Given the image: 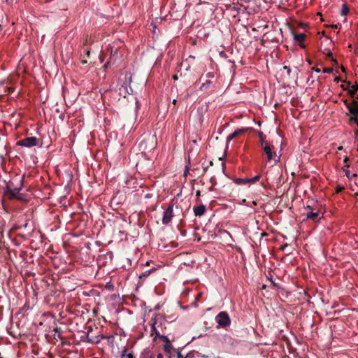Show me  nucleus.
<instances>
[{
	"label": "nucleus",
	"mask_w": 358,
	"mask_h": 358,
	"mask_svg": "<svg viewBox=\"0 0 358 358\" xmlns=\"http://www.w3.org/2000/svg\"><path fill=\"white\" fill-rule=\"evenodd\" d=\"M258 136L260 138L261 145H264L265 136L264 135L263 132L259 131Z\"/></svg>",
	"instance_id": "4be33fe9"
},
{
	"label": "nucleus",
	"mask_w": 358,
	"mask_h": 358,
	"mask_svg": "<svg viewBox=\"0 0 358 358\" xmlns=\"http://www.w3.org/2000/svg\"><path fill=\"white\" fill-rule=\"evenodd\" d=\"M287 244H285V245H284L283 246H282V250H284V248H285V247H287Z\"/></svg>",
	"instance_id": "864d4df0"
},
{
	"label": "nucleus",
	"mask_w": 358,
	"mask_h": 358,
	"mask_svg": "<svg viewBox=\"0 0 358 358\" xmlns=\"http://www.w3.org/2000/svg\"><path fill=\"white\" fill-rule=\"evenodd\" d=\"M200 195H201V192L199 190H197L196 192V196L199 197V196H200Z\"/></svg>",
	"instance_id": "79ce46f5"
},
{
	"label": "nucleus",
	"mask_w": 358,
	"mask_h": 358,
	"mask_svg": "<svg viewBox=\"0 0 358 358\" xmlns=\"http://www.w3.org/2000/svg\"><path fill=\"white\" fill-rule=\"evenodd\" d=\"M172 348H173V346L171 345V344L170 343L165 344L164 346V350L167 353H170Z\"/></svg>",
	"instance_id": "aec40b11"
},
{
	"label": "nucleus",
	"mask_w": 358,
	"mask_h": 358,
	"mask_svg": "<svg viewBox=\"0 0 358 358\" xmlns=\"http://www.w3.org/2000/svg\"><path fill=\"white\" fill-rule=\"evenodd\" d=\"M357 140H358V138H357Z\"/></svg>",
	"instance_id": "13d9d810"
},
{
	"label": "nucleus",
	"mask_w": 358,
	"mask_h": 358,
	"mask_svg": "<svg viewBox=\"0 0 358 358\" xmlns=\"http://www.w3.org/2000/svg\"><path fill=\"white\" fill-rule=\"evenodd\" d=\"M173 79L175 80H177L178 79V77L177 75H173Z\"/></svg>",
	"instance_id": "37998d69"
},
{
	"label": "nucleus",
	"mask_w": 358,
	"mask_h": 358,
	"mask_svg": "<svg viewBox=\"0 0 358 358\" xmlns=\"http://www.w3.org/2000/svg\"><path fill=\"white\" fill-rule=\"evenodd\" d=\"M352 88H353L356 92H358V84L352 85Z\"/></svg>",
	"instance_id": "c756f323"
},
{
	"label": "nucleus",
	"mask_w": 358,
	"mask_h": 358,
	"mask_svg": "<svg viewBox=\"0 0 358 358\" xmlns=\"http://www.w3.org/2000/svg\"><path fill=\"white\" fill-rule=\"evenodd\" d=\"M225 338H226L231 339V337H230V336H227V335H225Z\"/></svg>",
	"instance_id": "5fc2aeb1"
},
{
	"label": "nucleus",
	"mask_w": 358,
	"mask_h": 358,
	"mask_svg": "<svg viewBox=\"0 0 358 358\" xmlns=\"http://www.w3.org/2000/svg\"><path fill=\"white\" fill-rule=\"evenodd\" d=\"M222 171H223V172H224L225 164L224 163H222Z\"/></svg>",
	"instance_id": "c03bdc74"
},
{
	"label": "nucleus",
	"mask_w": 358,
	"mask_h": 358,
	"mask_svg": "<svg viewBox=\"0 0 358 358\" xmlns=\"http://www.w3.org/2000/svg\"><path fill=\"white\" fill-rule=\"evenodd\" d=\"M349 12V8L346 4H343L341 13L342 15L345 16Z\"/></svg>",
	"instance_id": "a211bd4d"
},
{
	"label": "nucleus",
	"mask_w": 358,
	"mask_h": 358,
	"mask_svg": "<svg viewBox=\"0 0 358 358\" xmlns=\"http://www.w3.org/2000/svg\"><path fill=\"white\" fill-rule=\"evenodd\" d=\"M109 50V48H108ZM110 57L108 62L104 64L103 67L106 69L108 66L114 65L120 62L122 59V54L120 52L119 48H115L114 50L112 47L110 48Z\"/></svg>",
	"instance_id": "f257e3e1"
},
{
	"label": "nucleus",
	"mask_w": 358,
	"mask_h": 358,
	"mask_svg": "<svg viewBox=\"0 0 358 358\" xmlns=\"http://www.w3.org/2000/svg\"><path fill=\"white\" fill-rule=\"evenodd\" d=\"M38 138L34 136L27 137L17 142V145L31 148L38 143Z\"/></svg>",
	"instance_id": "423d86ee"
},
{
	"label": "nucleus",
	"mask_w": 358,
	"mask_h": 358,
	"mask_svg": "<svg viewBox=\"0 0 358 358\" xmlns=\"http://www.w3.org/2000/svg\"><path fill=\"white\" fill-rule=\"evenodd\" d=\"M177 356H178V358H183L182 355H181V353L180 352H177Z\"/></svg>",
	"instance_id": "4c0bfd02"
},
{
	"label": "nucleus",
	"mask_w": 358,
	"mask_h": 358,
	"mask_svg": "<svg viewBox=\"0 0 358 358\" xmlns=\"http://www.w3.org/2000/svg\"><path fill=\"white\" fill-rule=\"evenodd\" d=\"M159 338H160L163 342H164L166 344L170 343L169 342V340L167 336H163V335H160V336L159 337Z\"/></svg>",
	"instance_id": "5701e85b"
},
{
	"label": "nucleus",
	"mask_w": 358,
	"mask_h": 358,
	"mask_svg": "<svg viewBox=\"0 0 358 358\" xmlns=\"http://www.w3.org/2000/svg\"><path fill=\"white\" fill-rule=\"evenodd\" d=\"M164 321V317L162 315L159 314H155V317H152L151 322V336L155 335L156 338H159L160 336L159 332L157 330V326H161L162 324V322Z\"/></svg>",
	"instance_id": "7ed1b4c3"
},
{
	"label": "nucleus",
	"mask_w": 358,
	"mask_h": 358,
	"mask_svg": "<svg viewBox=\"0 0 358 358\" xmlns=\"http://www.w3.org/2000/svg\"><path fill=\"white\" fill-rule=\"evenodd\" d=\"M355 134L356 136H357V135H358V129H357V130H355Z\"/></svg>",
	"instance_id": "603ef678"
},
{
	"label": "nucleus",
	"mask_w": 358,
	"mask_h": 358,
	"mask_svg": "<svg viewBox=\"0 0 358 358\" xmlns=\"http://www.w3.org/2000/svg\"><path fill=\"white\" fill-rule=\"evenodd\" d=\"M292 35H293V37H294V40L298 43L299 45L301 48H305V45L303 44V41L305 40V38H306V35L303 33H301V34H296L294 32H292Z\"/></svg>",
	"instance_id": "1a4fd4ad"
},
{
	"label": "nucleus",
	"mask_w": 358,
	"mask_h": 358,
	"mask_svg": "<svg viewBox=\"0 0 358 358\" xmlns=\"http://www.w3.org/2000/svg\"><path fill=\"white\" fill-rule=\"evenodd\" d=\"M334 81L338 83V82L341 81V79L340 77H336L334 78Z\"/></svg>",
	"instance_id": "72a5a7b5"
},
{
	"label": "nucleus",
	"mask_w": 358,
	"mask_h": 358,
	"mask_svg": "<svg viewBox=\"0 0 358 358\" xmlns=\"http://www.w3.org/2000/svg\"><path fill=\"white\" fill-rule=\"evenodd\" d=\"M318 217H319V214L317 212L313 213V212L310 211V212H308L306 214L307 219H310L313 221L317 220Z\"/></svg>",
	"instance_id": "ddd939ff"
},
{
	"label": "nucleus",
	"mask_w": 358,
	"mask_h": 358,
	"mask_svg": "<svg viewBox=\"0 0 358 358\" xmlns=\"http://www.w3.org/2000/svg\"><path fill=\"white\" fill-rule=\"evenodd\" d=\"M312 70L315 71L317 73H320L321 71V70L317 67H313Z\"/></svg>",
	"instance_id": "7c9ffc66"
},
{
	"label": "nucleus",
	"mask_w": 358,
	"mask_h": 358,
	"mask_svg": "<svg viewBox=\"0 0 358 358\" xmlns=\"http://www.w3.org/2000/svg\"><path fill=\"white\" fill-rule=\"evenodd\" d=\"M208 170V167H203V171L206 173Z\"/></svg>",
	"instance_id": "09e8293b"
},
{
	"label": "nucleus",
	"mask_w": 358,
	"mask_h": 358,
	"mask_svg": "<svg viewBox=\"0 0 358 358\" xmlns=\"http://www.w3.org/2000/svg\"><path fill=\"white\" fill-rule=\"evenodd\" d=\"M257 201H252V205H253V206H257Z\"/></svg>",
	"instance_id": "8fccbe9b"
},
{
	"label": "nucleus",
	"mask_w": 358,
	"mask_h": 358,
	"mask_svg": "<svg viewBox=\"0 0 358 358\" xmlns=\"http://www.w3.org/2000/svg\"><path fill=\"white\" fill-rule=\"evenodd\" d=\"M127 350H124L122 353V357H127V358H135L131 353L126 354Z\"/></svg>",
	"instance_id": "b1692460"
},
{
	"label": "nucleus",
	"mask_w": 358,
	"mask_h": 358,
	"mask_svg": "<svg viewBox=\"0 0 358 358\" xmlns=\"http://www.w3.org/2000/svg\"><path fill=\"white\" fill-rule=\"evenodd\" d=\"M346 168H344L343 169V171L345 173V175L349 178V179H352V178H355L357 176V173H353L352 175L350 174V170L348 169L349 168V165L347 164L346 166Z\"/></svg>",
	"instance_id": "4468645a"
},
{
	"label": "nucleus",
	"mask_w": 358,
	"mask_h": 358,
	"mask_svg": "<svg viewBox=\"0 0 358 358\" xmlns=\"http://www.w3.org/2000/svg\"><path fill=\"white\" fill-rule=\"evenodd\" d=\"M217 324L222 328L229 327L231 324V319L229 314L225 311H222L218 313L215 317Z\"/></svg>",
	"instance_id": "20e7f679"
},
{
	"label": "nucleus",
	"mask_w": 358,
	"mask_h": 358,
	"mask_svg": "<svg viewBox=\"0 0 358 358\" xmlns=\"http://www.w3.org/2000/svg\"><path fill=\"white\" fill-rule=\"evenodd\" d=\"M210 164L213 165V162L212 161L210 162Z\"/></svg>",
	"instance_id": "4d7b16f0"
},
{
	"label": "nucleus",
	"mask_w": 358,
	"mask_h": 358,
	"mask_svg": "<svg viewBox=\"0 0 358 358\" xmlns=\"http://www.w3.org/2000/svg\"><path fill=\"white\" fill-rule=\"evenodd\" d=\"M22 187V181L20 180L19 182V185L15 186L13 182H10L7 185L6 188V194L9 195V199H19L18 193L21 190Z\"/></svg>",
	"instance_id": "f03ea898"
},
{
	"label": "nucleus",
	"mask_w": 358,
	"mask_h": 358,
	"mask_svg": "<svg viewBox=\"0 0 358 358\" xmlns=\"http://www.w3.org/2000/svg\"><path fill=\"white\" fill-rule=\"evenodd\" d=\"M352 100H357V101L358 100V95L357 96L355 95V97Z\"/></svg>",
	"instance_id": "3c124183"
},
{
	"label": "nucleus",
	"mask_w": 358,
	"mask_h": 358,
	"mask_svg": "<svg viewBox=\"0 0 358 358\" xmlns=\"http://www.w3.org/2000/svg\"><path fill=\"white\" fill-rule=\"evenodd\" d=\"M306 208L308 210H312L313 209V207L310 206H308Z\"/></svg>",
	"instance_id": "49530a36"
},
{
	"label": "nucleus",
	"mask_w": 358,
	"mask_h": 358,
	"mask_svg": "<svg viewBox=\"0 0 358 358\" xmlns=\"http://www.w3.org/2000/svg\"><path fill=\"white\" fill-rule=\"evenodd\" d=\"M252 128H250V127H246V128H242V129H236V131H234L232 134H231L230 135H229L227 136V142L228 141H231L232 139L236 138L238 136H239L240 134H245V132H247L248 130H252Z\"/></svg>",
	"instance_id": "6e6552de"
},
{
	"label": "nucleus",
	"mask_w": 358,
	"mask_h": 358,
	"mask_svg": "<svg viewBox=\"0 0 358 358\" xmlns=\"http://www.w3.org/2000/svg\"><path fill=\"white\" fill-rule=\"evenodd\" d=\"M202 296V293H199L196 297V301H198Z\"/></svg>",
	"instance_id": "f704fd0d"
},
{
	"label": "nucleus",
	"mask_w": 358,
	"mask_h": 358,
	"mask_svg": "<svg viewBox=\"0 0 358 358\" xmlns=\"http://www.w3.org/2000/svg\"><path fill=\"white\" fill-rule=\"evenodd\" d=\"M283 69H284L285 70H286V71H287V75H288V76H290V73H291V69H290V68H289V66H283Z\"/></svg>",
	"instance_id": "cd10ccee"
},
{
	"label": "nucleus",
	"mask_w": 358,
	"mask_h": 358,
	"mask_svg": "<svg viewBox=\"0 0 358 358\" xmlns=\"http://www.w3.org/2000/svg\"><path fill=\"white\" fill-rule=\"evenodd\" d=\"M341 69H342L343 72H345V71H346V69L344 66H342Z\"/></svg>",
	"instance_id": "de8ad7c7"
},
{
	"label": "nucleus",
	"mask_w": 358,
	"mask_h": 358,
	"mask_svg": "<svg viewBox=\"0 0 358 358\" xmlns=\"http://www.w3.org/2000/svg\"><path fill=\"white\" fill-rule=\"evenodd\" d=\"M331 28H333V29H337V28H338V24H332V25H331Z\"/></svg>",
	"instance_id": "ea45409f"
},
{
	"label": "nucleus",
	"mask_w": 358,
	"mask_h": 358,
	"mask_svg": "<svg viewBox=\"0 0 358 358\" xmlns=\"http://www.w3.org/2000/svg\"><path fill=\"white\" fill-rule=\"evenodd\" d=\"M273 148V145H271L268 143H266L265 145H262V148L263 149L264 152H265L268 161H270L273 158V152H272V148Z\"/></svg>",
	"instance_id": "9b49d317"
},
{
	"label": "nucleus",
	"mask_w": 358,
	"mask_h": 358,
	"mask_svg": "<svg viewBox=\"0 0 358 358\" xmlns=\"http://www.w3.org/2000/svg\"><path fill=\"white\" fill-rule=\"evenodd\" d=\"M248 181H249L248 178H238V179H236V182L238 185H245V184H249Z\"/></svg>",
	"instance_id": "dca6fc26"
},
{
	"label": "nucleus",
	"mask_w": 358,
	"mask_h": 358,
	"mask_svg": "<svg viewBox=\"0 0 358 358\" xmlns=\"http://www.w3.org/2000/svg\"><path fill=\"white\" fill-rule=\"evenodd\" d=\"M348 160H349V158L346 157L344 159V162H345V163H347V162H348Z\"/></svg>",
	"instance_id": "a18cd8bd"
},
{
	"label": "nucleus",
	"mask_w": 358,
	"mask_h": 358,
	"mask_svg": "<svg viewBox=\"0 0 358 358\" xmlns=\"http://www.w3.org/2000/svg\"><path fill=\"white\" fill-rule=\"evenodd\" d=\"M344 189V187L341 186V185H337L336 187V193H340Z\"/></svg>",
	"instance_id": "a878e982"
},
{
	"label": "nucleus",
	"mask_w": 358,
	"mask_h": 358,
	"mask_svg": "<svg viewBox=\"0 0 358 358\" xmlns=\"http://www.w3.org/2000/svg\"><path fill=\"white\" fill-rule=\"evenodd\" d=\"M331 60L332 63L334 64V65H337L338 64L337 60L334 59V57Z\"/></svg>",
	"instance_id": "473e14b6"
},
{
	"label": "nucleus",
	"mask_w": 358,
	"mask_h": 358,
	"mask_svg": "<svg viewBox=\"0 0 358 358\" xmlns=\"http://www.w3.org/2000/svg\"><path fill=\"white\" fill-rule=\"evenodd\" d=\"M343 103L351 115H358V101L357 100H352L351 102H349L345 99Z\"/></svg>",
	"instance_id": "0eeeda50"
},
{
	"label": "nucleus",
	"mask_w": 358,
	"mask_h": 358,
	"mask_svg": "<svg viewBox=\"0 0 358 358\" xmlns=\"http://www.w3.org/2000/svg\"><path fill=\"white\" fill-rule=\"evenodd\" d=\"M106 338V336H103V335H99L98 336L96 337V341H94V342L96 343H98L100 342V341L101 339H104Z\"/></svg>",
	"instance_id": "393cba45"
},
{
	"label": "nucleus",
	"mask_w": 358,
	"mask_h": 358,
	"mask_svg": "<svg viewBox=\"0 0 358 358\" xmlns=\"http://www.w3.org/2000/svg\"><path fill=\"white\" fill-rule=\"evenodd\" d=\"M173 201L170 202L167 208L165 210L163 214L162 217V223L163 224L167 225L169 224L173 217Z\"/></svg>",
	"instance_id": "39448f33"
},
{
	"label": "nucleus",
	"mask_w": 358,
	"mask_h": 358,
	"mask_svg": "<svg viewBox=\"0 0 358 358\" xmlns=\"http://www.w3.org/2000/svg\"><path fill=\"white\" fill-rule=\"evenodd\" d=\"M85 55H86V57H90V49L87 48L85 50Z\"/></svg>",
	"instance_id": "c85d7f7f"
},
{
	"label": "nucleus",
	"mask_w": 358,
	"mask_h": 358,
	"mask_svg": "<svg viewBox=\"0 0 358 358\" xmlns=\"http://www.w3.org/2000/svg\"><path fill=\"white\" fill-rule=\"evenodd\" d=\"M260 177H261L260 175H257L255 177L248 178V180H249L248 182H249V184H254V183H255L256 182H257L259 180Z\"/></svg>",
	"instance_id": "6ab92c4d"
},
{
	"label": "nucleus",
	"mask_w": 358,
	"mask_h": 358,
	"mask_svg": "<svg viewBox=\"0 0 358 358\" xmlns=\"http://www.w3.org/2000/svg\"><path fill=\"white\" fill-rule=\"evenodd\" d=\"M156 271V268H152L148 271H145L144 273H143L141 275H140V278H146L148 277L150 273H153L154 271Z\"/></svg>",
	"instance_id": "f3484780"
},
{
	"label": "nucleus",
	"mask_w": 358,
	"mask_h": 358,
	"mask_svg": "<svg viewBox=\"0 0 358 358\" xmlns=\"http://www.w3.org/2000/svg\"><path fill=\"white\" fill-rule=\"evenodd\" d=\"M343 82L345 83H347V87H345L344 85L343 84V85H341V87L343 90L348 91V93L351 96V98L354 99L355 97L357 92L353 88H352V83H351V82L350 81H346V80H343Z\"/></svg>",
	"instance_id": "9d476101"
},
{
	"label": "nucleus",
	"mask_w": 358,
	"mask_h": 358,
	"mask_svg": "<svg viewBox=\"0 0 358 358\" xmlns=\"http://www.w3.org/2000/svg\"><path fill=\"white\" fill-rule=\"evenodd\" d=\"M206 210V206L203 204H201L198 206L193 207V211L196 217H201L204 215Z\"/></svg>",
	"instance_id": "f8f14e48"
},
{
	"label": "nucleus",
	"mask_w": 358,
	"mask_h": 358,
	"mask_svg": "<svg viewBox=\"0 0 358 358\" xmlns=\"http://www.w3.org/2000/svg\"><path fill=\"white\" fill-rule=\"evenodd\" d=\"M211 84H212V82L210 80H206L204 83H203L201 85L200 89L201 90H206L210 87Z\"/></svg>",
	"instance_id": "2eb2a0df"
},
{
	"label": "nucleus",
	"mask_w": 358,
	"mask_h": 358,
	"mask_svg": "<svg viewBox=\"0 0 358 358\" xmlns=\"http://www.w3.org/2000/svg\"><path fill=\"white\" fill-rule=\"evenodd\" d=\"M357 116L358 115H351V116L349 118V121L350 122L355 123L358 126V118H357Z\"/></svg>",
	"instance_id": "412c9836"
},
{
	"label": "nucleus",
	"mask_w": 358,
	"mask_h": 358,
	"mask_svg": "<svg viewBox=\"0 0 358 358\" xmlns=\"http://www.w3.org/2000/svg\"><path fill=\"white\" fill-rule=\"evenodd\" d=\"M176 103V99H174V100L173 101V103H174V104H175Z\"/></svg>",
	"instance_id": "6e6d98bb"
},
{
	"label": "nucleus",
	"mask_w": 358,
	"mask_h": 358,
	"mask_svg": "<svg viewBox=\"0 0 358 358\" xmlns=\"http://www.w3.org/2000/svg\"><path fill=\"white\" fill-rule=\"evenodd\" d=\"M334 71V69L333 68H324L323 69V72L324 73H332Z\"/></svg>",
	"instance_id": "bb28decb"
},
{
	"label": "nucleus",
	"mask_w": 358,
	"mask_h": 358,
	"mask_svg": "<svg viewBox=\"0 0 358 358\" xmlns=\"http://www.w3.org/2000/svg\"><path fill=\"white\" fill-rule=\"evenodd\" d=\"M99 59H100L101 62H103L104 60V58L101 55H99Z\"/></svg>",
	"instance_id": "a19ab883"
},
{
	"label": "nucleus",
	"mask_w": 358,
	"mask_h": 358,
	"mask_svg": "<svg viewBox=\"0 0 358 358\" xmlns=\"http://www.w3.org/2000/svg\"><path fill=\"white\" fill-rule=\"evenodd\" d=\"M214 75L213 73H207V77L208 78H213Z\"/></svg>",
	"instance_id": "e433bc0d"
},
{
	"label": "nucleus",
	"mask_w": 358,
	"mask_h": 358,
	"mask_svg": "<svg viewBox=\"0 0 358 358\" xmlns=\"http://www.w3.org/2000/svg\"><path fill=\"white\" fill-rule=\"evenodd\" d=\"M163 357H164L163 355L161 353H159L157 355L156 357H154L153 358H163Z\"/></svg>",
	"instance_id": "c9c22d12"
},
{
	"label": "nucleus",
	"mask_w": 358,
	"mask_h": 358,
	"mask_svg": "<svg viewBox=\"0 0 358 358\" xmlns=\"http://www.w3.org/2000/svg\"><path fill=\"white\" fill-rule=\"evenodd\" d=\"M327 57L328 59H331L333 58V54H332L331 52H329V53L327 54Z\"/></svg>",
	"instance_id": "2f4dec72"
},
{
	"label": "nucleus",
	"mask_w": 358,
	"mask_h": 358,
	"mask_svg": "<svg viewBox=\"0 0 358 358\" xmlns=\"http://www.w3.org/2000/svg\"><path fill=\"white\" fill-rule=\"evenodd\" d=\"M81 63H82L83 64H87V60L86 59H82V60H81Z\"/></svg>",
	"instance_id": "58836bf2"
}]
</instances>
